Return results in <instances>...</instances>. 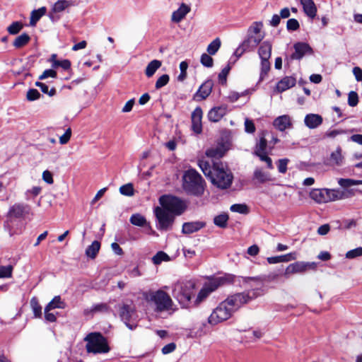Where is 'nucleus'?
Segmentation results:
<instances>
[{"mask_svg": "<svg viewBox=\"0 0 362 362\" xmlns=\"http://www.w3.org/2000/svg\"><path fill=\"white\" fill-rule=\"evenodd\" d=\"M243 281L247 284L251 289L246 292L229 296L224 300L233 313L237 311L244 304L264 293V276L243 277Z\"/></svg>", "mask_w": 362, "mask_h": 362, "instance_id": "f257e3e1", "label": "nucleus"}, {"mask_svg": "<svg viewBox=\"0 0 362 362\" xmlns=\"http://www.w3.org/2000/svg\"><path fill=\"white\" fill-rule=\"evenodd\" d=\"M182 187L189 195L201 197L204 192L205 182L202 175L194 169L185 170L182 178Z\"/></svg>", "mask_w": 362, "mask_h": 362, "instance_id": "f03ea898", "label": "nucleus"}, {"mask_svg": "<svg viewBox=\"0 0 362 362\" xmlns=\"http://www.w3.org/2000/svg\"><path fill=\"white\" fill-rule=\"evenodd\" d=\"M209 179L218 188L225 189L230 187L233 176L225 164L218 161L214 163V172Z\"/></svg>", "mask_w": 362, "mask_h": 362, "instance_id": "7ed1b4c3", "label": "nucleus"}, {"mask_svg": "<svg viewBox=\"0 0 362 362\" xmlns=\"http://www.w3.org/2000/svg\"><path fill=\"white\" fill-rule=\"evenodd\" d=\"M145 298L157 313L168 311L173 308V302L171 297L161 289L149 291L146 294Z\"/></svg>", "mask_w": 362, "mask_h": 362, "instance_id": "20e7f679", "label": "nucleus"}, {"mask_svg": "<svg viewBox=\"0 0 362 362\" xmlns=\"http://www.w3.org/2000/svg\"><path fill=\"white\" fill-rule=\"evenodd\" d=\"M195 284L192 281L177 282L173 289V297L185 308L192 303V298L194 296Z\"/></svg>", "mask_w": 362, "mask_h": 362, "instance_id": "39448f33", "label": "nucleus"}, {"mask_svg": "<svg viewBox=\"0 0 362 362\" xmlns=\"http://www.w3.org/2000/svg\"><path fill=\"white\" fill-rule=\"evenodd\" d=\"M235 278V276L234 275L228 274L222 276L214 278L205 283L194 301V304L195 305H199L219 286L233 283Z\"/></svg>", "mask_w": 362, "mask_h": 362, "instance_id": "423d86ee", "label": "nucleus"}, {"mask_svg": "<svg viewBox=\"0 0 362 362\" xmlns=\"http://www.w3.org/2000/svg\"><path fill=\"white\" fill-rule=\"evenodd\" d=\"M84 340L86 341V348L88 353L106 354L110 350L107 339L99 332L88 334Z\"/></svg>", "mask_w": 362, "mask_h": 362, "instance_id": "0eeeda50", "label": "nucleus"}, {"mask_svg": "<svg viewBox=\"0 0 362 362\" xmlns=\"http://www.w3.org/2000/svg\"><path fill=\"white\" fill-rule=\"evenodd\" d=\"M262 22H253L247 30L246 39L242 42L243 47L253 51L264 37V34L262 32Z\"/></svg>", "mask_w": 362, "mask_h": 362, "instance_id": "6e6552de", "label": "nucleus"}, {"mask_svg": "<svg viewBox=\"0 0 362 362\" xmlns=\"http://www.w3.org/2000/svg\"><path fill=\"white\" fill-rule=\"evenodd\" d=\"M159 201L163 209L175 215L182 214L186 208L183 201L175 196L163 195L160 197Z\"/></svg>", "mask_w": 362, "mask_h": 362, "instance_id": "1a4fd4ad", "label": "nucleus"}, {"mask_svg": "<svg viewBox=\"0 0 362 362\" xmlns=\"http://www.w3.org/2000/svg\"><path fill=\"white\" fill-rule=\"evenodd\" d=\"M338 184L344 188V190L335 189V194L337 196V200L345 199L351 197L356 192H360L356 189H349L351 186L362 185V180H354L349 178H339Z\"/></svg>", "mask_w": 362, "mask_h": 362, "instance_id": "9d476101", "label": "nucleus"}, {"mask_svg": "<svg viewBox=\"0 0 362 362\" xmlns=\"http://www.w3.org/2000/svg\"><path fill=\"white\" fill-rule=\"evenodd\" d=\"M272 44L269 41L263 42L258 50L261 59V72L259 81H262L270 70L271 64L269 61L272 54Z\"/></svg>", "mask_w": 362, "mask_h": 362, "instance_id": "9b49d317", "label": "nucleus"}, {"mask_svg": "<svg viewBox=\"0 0 362 362\" xmlns=\"http://www.w3.org/2000/svg\"><path fill=\"white\" fill-rule=\"evenodd\" d=\"M233 313L223 300L212 312L208 322L212 325H217L229 319Z\"/></svg>", "mask_w": 362, "mask_h": 362, "instance_id": "f8f14e48", "label": "nucleus"}, {"mask_svg": "<svg viewBox=\"0 0 362 362\" xmlns=\"http://www.w3.org/2000/svg\"><path fill=\"white\" fill-rule=\"evenodd\" d=\"M119 316L129 329L133 330L137 327V315L133 305L123 304L119 308Z\"/></svg>", "mask_w": 362, "mask_h": 362, "instance_id": "ddd939ff", "label": "nucleus"}, {"mask_svg": "<svg viewBox=\"0 0 362 362\" xmlns=\"http://www.w3.org/2000/svg\"><path fill=\"white\" fill-rule=\"evenodd\" d=\"M155 214L158 221L156 227L158 230H168L171 228L175 218L172 214L160 207H156Z\"/></svg>", "mask_w": 362, "mask_h": 362, "instance_id": "4468645a", "label": "nucleus"}, {"mask_svg": "<svg viewBox=\"0 0 362 362\" xmlns=\"http://www.w3.org/2000/svg\"><path fill=\"white\" fill-rule=\"evenodd\" d=\"M312 199L319 204L337 201L334 189H313L310 192Z\"/></svg>", "mask_w": 362, "mask_h": 362, "instance_id": "2eb2a0df", "label": "nucleus"}, {"mask_svg": "<svg viewBox=\"0 0 362 362\" xmlns=\"http://www.w3.org/2000/svg\"><path fill=\"white\" fill-rule=\"evenodd\" d=\"M317 267L315 262H296L289 264L286 269V274L303 273L308 270H315Z\"/></svg>", "mask_w": 362, "mask_h": 362, "instance_id": "dca6fc26", "label": "nucleus"}, {"mask_svg": "<svg viewBox=\"0 0 362 362\" xmlns=\"http://www.w3.org/2000/svg\"><path fill=\"white\" fill-rule=\"evenodd\" d=\"M30 212V206L24 204H15L9 208L7 213V218H22Z\"/></svg>", "mask_w": 362, "mask_h": 362, "instance_id": "f3484780", "label": "nucleus"}, {"mask_svg": "<svg viewBox=\"0 0 362 362\" xmlns=\"http://www.w3.org/2000/svg\"><path fill=\"white\" fill-rule=\"evenodd\" d=\"M203 112L200 107H197L192 113V130L197 134L202 132V119Z\"/></svg>", "mask_w": 362, "mask_h": 362, "instance_id": "a211bd4d", "label": "nucleus"}, {"mask_svg": "<svg viewBox=\"0 0 362 362\" xmlns=\"http://www.w3.org/2000/svg\"><path fill=\"white\" fill-rule=\"evenodd\" d=\"M213 86V81L211 79L206 80L200 86L198 90L194 94V98L197 100L206 99L211 94Z\"/></svg>", "mask_w": 362, "mask_h": 362, "instance_id": "6ab92c4d", "label": "nucleus"}, {"mask_svg": "<svg viewBox=\"0 0 362 362\" xmlns=\"http://www.w3.org/2000/svg\"><path fill=\"white\" fill-rule=\"evenodd\" d=\"M295 49L294 52L291 54V58L292 59L300 60L307 53L312 52V48L310 45L305 42H297L293 45Z\"/></svg>", "mask_w": 362, "mask_h": 362, "instance_id": "aec40b11", "label": "nucleus"}, {"mask_svg": "<svg viewBox=\"0 0 362 362\" xmlns=\"http://www.w3.org/2000/svg\"><path fill=\"white\" fill-rule=\"evenodd\" d=\"M228 107L226 105L214 107L208 112L209 120L213 122L220 121L222 117L226 115Z\"/></svg>", "mask_w": 362, "mask_h": 362, "instance_id": "412c9836", "label": "nucleus"}, {"mask_svg": "<svg viewBox=\"0 0 362 362\" xmlns=\"http://www.w3.org/2000/svg\"><path fill=\"white\" fill-rule=\"evenodd\" d=\"M110 311V306L105 303H100L93 305L90 308H87L83 310L85 316H93L96 313H105Z\"/></svg>", "mask_w": 362, "mask_h": 362, "instance_id": "4be33fe9", "label": "nucleus"}, {"mask_svg": "<svg viewBox=\"0 0 362 362\" xmlns=\"http://www.w3.org/2000/svg\"><path fill=\"white\" fill-rule=\"evenodd\" d=\"M227 150L228 146L226 144L223 143L218 144L216 146L208 148L206 151V155L209 158L218 159L224 156Z\"/></svg>", "mask_w": 362, "mask_h": 362, "instance_id": "5701e85b", "label": "nucleus"}, {"mask_svg": "<svg viewBox=\"0 0 362 362\" xmlns=\"http://www.w3.org/2000/svg\"><path fill=\"white\" fill-rule=\"evenodd\" d=\"M322 116L318 114L310 113L306 115L304 118V123L309 129L317 128L322 124Z\"/></svg>", "mask_w": 362, "mask_h": 362, "instance_id": "b1692460", "label": "nucleus"}, {"mask_svg": "<svg viewBox=\"0 0 362 362\" xmlns=\"http://www.w3.org/2000/svg\"><path fill=\"white\" fill-rule=\"evenodd\" d=\"M273 125L278 130L284 132L292 126L291 117L287 115L279 116L274 120Z\"/></svg>", "mask_w": 362, "mask_h": 362, "instance_id": "393cba45", "label": "nucleus"}, {"mask_svg": "<svg viewBox=\"0 0 362 362\" xmlns=\"http://www.w3.org/2000/svg\"><path fill=\"white\" fill-rule=\"evenodd\" d=\"M206 226L203 221L186 222L182 225V232L184 234H191L199 231Z\"/></svg>", "mask_w": 362, "mask_h": 362, "instance_id": "a878e982", "label": "nucleus"}, {"mask_svg": "<svg viewBox=\"0 0 362 362\" xmlns=\"http://www.w3.org/2000/svg\"><path fill=\"white\" fill-rule=\"evenodd\" d=\"M190 10L191 8L188 5L184 3L181 4L180 7L173 13L171 21L175 23L180 22L189 13Z\"/></svg>", "mask_w": 362, "mask_h": 362, "instance_id": "bb28decb", "label": "nucleus"}, {"mask_svg": "<svg viewBox=\"0 0 362 362\" xmlns=\"http://www.w3.org/2000/svg\"><path fill=\"white\" fill-rule=\"evenodd\" d=\"M296 83V79L292 76H285L280 80L276 86V90L279 93H282L292 87Z\"/></svg>", "mask_w": 362, "mask_h": 362, "instance_id": "cd10ccee", "label": "nucleus"}, {"mask_svg": "<svg viewBox=\"0 0 362 362\" xmlns=\"http://www.w3.org/2000/svg\"><path fill=\"white\" fill-rule=\"evenodd\" d=\"M344 158L341 155V149L338 147L336 151L331 153L329 158L325 162L327 165L331 166H340L342 165Z\"/></svg>", "mask_w": 362, "mask_h": 362, "instance_id": "c85d7f7f", "label": "nucleus"}, {"mask_svg": "<svg viewBox=\"0 0 362 362\" xmlns=\"http://www.w3.org/2000/svg\"><path fill=\"white\" fill-rule=\"evenodd\" d=\"M304 13L310 18H314L317 14V7L313 0H300Z\"/></svg>", "mask_w": 362, "mask_h": 362, "instance_id": "c756f323", "label": "nucleus"}, {"mask_svg": "<svg viewBox=\"0 0 362 362\" xmlns=\"http://www.w3.org/2000/svg\"><path fill=\"white\" fill-rule=\"evenodd\" d=\"M296 258V252H290L284 255L267 257V261L269 264H273L279 262H288L291 260H295Z\"/></svg>", "mask_w": 362, "mask_h": 362, "instance_id": "7c9ffc66", "label": "nucleus"}, {"mask_svg": "<svg viewBox=\"0 0 362 362\" xmlns=\"http://www.w3.org/2000/svg\"><path fill=\"white\" fill-rule=\"evenodd\" d=\"M253 180H257V182L263 184L272 180L271 175L269 173L264 172L261 168H256L253 173Z\"/></svg>", "mask_w": 362, "mask_h": 362, "instance_id": "2f4dec72", "label": "nucleus"}, {"mask_svg": "<svg viewBox=\"0 0 362 362\" xmlns=\"http://www.w3.org/2000/svg\"><path fill=\"white\" fill-rule=\"evenodd\" d=\"M162 62L158 59L151 61L146 66L145 74L148 78L152 77L156 71L161 66Z\"/></svg>", "mask_w": 362, "mask_h": 362, "instance_id": "473e14b6", "label": "nucleus"}, {"mask_svg": "<svg viewBox=\"0 0 362 362\" xmlns=\"http://www.w3.org/2000/svg\"><path fill=\"white\" fill-rule=\"evenodd\" d=\"M100 243L98 240H94L86 250V255L87 257L95 259L100 250Z\"/></svg>", "mask_w": 362, "mask_h": 362, "instance_id": "72a5a7b5", "label": "nucleus"}, {"mask_svg": "<svg viewBox=\"0 0 362 362\" xmlns=\"http://www.w3.org/2000/svg\"><path fill=\"white\" fill-rule=\"evenodd\" d=\"M214 163H209V161L199 160L198 162V165L202 170L203 173L205 175L206 177H209L212 173L214 172Z\"/></svg>", "mask_w": 362, "mask_h": 362, "instance_id": "f704fd0d", "label": "nucleus"}, {"mask_svg": "<svg viewBox=\"0 0 362 362\" xmlns=\"http://www.w3.org/2000/svg\"><path fill=\"white\" fill-rule=\"evenodd\" d=\"M66 303L59 296H54L53 299L45 306L46 310H53L56 308L64 309Z\"/></svg>", "mask_w": 362, "mask_h": 362, "instance_id": "c9c22d12", "label": "nucleus"}, {"mask_svg": "<svg viewBox=\"0 0 362 362\" xmlns=\"http://www.w3.org/2000/svg\"><path fill=\"white\" fill-rule=\"evenodd\" d=\"M130 223L136 226L144 227L148 223L146 218L140 214H134L129 218Z\"/></svg>", "mask_w": 362, "mask_h": 362, "instance_id": "e433bc0d", "label": "nucleus"}, {"mask_svg": "<svg viewBox=\"0 0 362 362\" xmlns=\"http://www.w3.org/2000/svg\"><path fill=\"white\" fill-rule=\"evenodd\" d=\"M46 13V8L45 7H41L37 10H33L31 12L30 15V24L32 26L35 25L37 22L40 19V18L44 16Z\"/></svg>", "mask_w": 362, "mask_h": 362, "instance_id": "4c0bfd02", "label": "nucleus"}, {"mask_svg": "<svg viewBox=\"0 0 362 362\" xmlns=\"http://www.w3.org/2000/svg\"><path fill=\"white\" fill-rule=\"evenodd\" d=\"M71 4L67 0H59L52 6V11L54 13H60L64 11L66 8L70 7Z\"/></svg>", "mask_w": 362, "mask_h": 362, "instance_id": "58836bf2", "label": "nucleus"}, {"mask_svg": "<svg viewBox=\"0 0 362 362\" xmlns=\"http://www.w3.org/2000/svg\"><path fill=\"white\" fill-rule=\"evenodd\" d=\"M30 40V37L28 34L23 33L15 39L13 42V45L16 48H21L27 45Z\"/></svg>", "mask_w": 362, "mask_h": 362, "instance_id": "ea45409f", "label": "nucleus"}, {"mask_svg": "<svg viewBox=\"0 0 362 362\" xmlns=\"http://www.w3.org/2000/svg\"><path fill=\"white\" fill-rule=\"evenodd\" d=\"M228 221V216L227 214H221L214 217V223L221 228H225L227 226Z\"/></svg>", "mask_w": 362, "mask_h": 362, "instance_id": "a19ab883", "label": "nucleus"}, {"mask_svg": "<svg viewBox=\"0 0 362 362\" xmlns=\"http://www.w3.org/2000/svg\"><path fill=\"white\" fill-rule=\"evenodd\" d=\"M30 306L35 317H41L42 306L40 305L36 297H33L30 300Z\"/></svg>", "mask_w": 362, "mask_h": 362, "instance_id": "79ce46f5", "label": "nucleus"}, {"mask_svg": "<svg viewBox=\"0 0 362 362\" xmlns=\"http://www.w3.org/2000/svg\"><path fill=\"white\" fill-rule=\"evenodd\" d=\"M267 146V139L263 136L260 137L259 140L257 142V144L255 145L254 154L267 152L266 151Z\"/></svg>", "mask_w": 362, "mask_h": 362, "instance_id": "37998d69", "label": "nucleus"}, {"mask_svg": "<svg viewBox=\"0 0 362 362\" xmlns=\"http://www.w3.org/2000/svg\"><path fill=\"white\" fill-rule=\"evenodd\" d=\"M170 259L169 256L163 251L158 252L153 257L152 262L154 264H160L163 261H168Z\"/></svg>", "mask_w": 362, "mask_h": 362, "instance_id": "c03bdc74", "label": "nucleus"}, {"mask_svg": "<svg viewBox=\"0 0 362 362\" xmlns=\"http://www.w3.org/2000/svg\"><path fill=\"white\" fill-rule=\"evenodd\" d=\"M221 40L219 38L214 40L207 47V52L209 54H215L221 47Z\"/></svg>", "mask_w": 362, "mask_h": 362, "instance_id": "a18cd8bd", "label": "nucleus"}, {"mask_svg": "<svg viewBox=\"0 0 362 362\" xmlns=\"http://www.w3.org/2000/svg\"><path fill=\"white\" fill-rule=\"evenodd\" d=\"M23 27V25L21 22L15 21L8 27L7 30L11 35H16L21 30Z\"/></svg>", "mask_w": 362, "mask_h": 362, "instance_id": "49530a36", "label": "nucleus"}, {"mask_svg": "<svg viewBox=\"0 0 362 362\" xmlns=\"http://www.w3.org/2000/svg\"><path fill=\"white\" fill-rule=\"evenodd\" d=\"M35 86L39 87L43 93L47 94L49 96H53L56 94V89L54 88H52L50 90H49L48 86L45 83L37 81L35 82Z\"/></svg>", "mask_w": 362, "mask_h": 362, "instance_id": "de8ad7c7", "label": "nucleus"}, {"mask_svg": "<svg viewBox=\"0 0 362 362\" xmlns=\"http://www.w3.org/2000/svg\"><path fill=\"white\" fill-rule=\"evenodd\" d=\"M230 211L233 212L239 213L241 214H246L248 213V208L247 205L243 204H233L230 208Z\"/></svg>", "mask_w": 362, "mask_h": 362, "instance_id": "09e8293b", "label": "nucleus"}, {"mask_svg": "<svg viewBox=\"0 0 362 362\" xmlns=\"http://www.w3.org/2000/svg\"><path fill=\"white\" fill-rule=\"evenodd\" d=\"M170 81V76L168 74H163L156 81L155 88L158 90L166 86Z\"/></svg>", "mask_w": 362, "mask_h": 362, "instance_id": "8fccbe9b", "label": "nucleus"}, {"mask_svg": "<svg viewBox=\"0 0 362 362\" xmlns=\"http://www.w3.org/2000/svg\"><path fill=\"white\" fill-rule=\"evenodd\" d=\"M13 267L11 265L0 266V278H9L12 276Z\"/></svg>", "mask_w": 362, "mask_h": 362, "instance_id": "3c124183", "label": "nucleus"}, {"mask_svg": "<svg viewBox=\"0 0 362 362\" xmlns=\"http://www.w3.org/2000/svg\"><path fill=\"white\" fill-rule=\"evenodd\" d=\"M200 62L204 66L208 68L212 67L214 64V60L212 57L209 55V54H208L206 53L202 54Z\"/></svg>", "mask_w": 362, "mask_h": 362, "instance_id": "603ef678", "label": "nucleus"}, {"mask_svg": "<svg viewBox=\"0 0 362 362\" xmlns=\"http://www.w3.org/2000/svg\"><path fill=\"white\" fill-rule=\"evenodd\" d=\"M358 103V95L356 91H350L348 94V105L350 107H356Z\"/></svg>", "mask_w": 362, "mask_h": 362, "instance_id": "864d4df0", "label": "nucleus"}, {"mask_svg": "<svg viewBox=\"0 0 362 362\" xmlns=\"http://www.w3.org/2000/svg\"><path fill=\"white\" fill-rule=\"evenodd\" d=\"M347 259H355L356 257L362 256V247H358L355 249L348 251L346 255Z\"/></svg>", "mask_w": 362, "mask_h": 362, "instance_id": "5fc2aeb1", "label": "nucleus"}, {"mask_svg": "<svg viewBox=\"0 0 362 362\" xmlns=\"http://www.w3.org/2000/svg\"><path fill=\"white\" fill-rule=\"evenodd\" d=\"M41 95L37 89L30 88L28 90L26 94V99L28 101H34L40 98Z\"/></svg>", "mask_w": 362, "mask_h": 362, "instance_id": "6e6d98bb", "label": "nucleus"}, {"mask_svg": "<svg viewBox=\"0 0 362 362\" xmlns=\"http://www.w3.org/2000/svg\"><path fill=\"white\" fill-rule=\"evenodd\" d=\"M119 192L123 195L132 196L134 194L133 185L130 183L124 185L120 187Z\"/></svg>", "mask_w": 362, "mask_h": 362, "instance_id": "4d7b16f0", "label": "nucleus"}, {"mask_svg": "<svg viewBox=\"0 0 362 362\" xmlns=\"http://www.w3.org/2000/svg\"><path fill=\"white\" fill-rule=\"evenodd\" d=\"M256 156L259 157V158L267 163V166L269 169H273L274 166L272 164V159L267 156V152L260 153L255 154Z\"/></svg>", "mask_w": 362, "mask_h": 362, "instance_id": "13d9d810", "label": "nucleus"}, {"mask_svg": "<svg viewBox=\"0 0 362 362\" xmlns=\"http://www.w3.org/2000/svg\"><path fill=\"white\" fill-rule=\"evenodd\" d=\"M230 70L229 65L223 68L218 74V81L221 84H225L227 81V76Z\"/></svg>", "mask_w": 362, "mask_h": 362, "instance_id": "bf43d9fd", "label": "nucleus"}, {"mask_svg": "<svg viewBox=\"0 0 362 362\" xmlns=\"http://www.w3.org/2000/svg\"><path fill=\"white\" fill-rule=\"evenodd\" d=\"M300 27L298 21L295 18H291L287 21L286 28L288 31H296Z\"/></svg>", "mask_w": 362, "mask_h": 362, "instance_id": "052dcab7", "label": "nucleus"}, {"mask_svg": "<svg viewBox=\"0 0 362 362\" xmlns=\"http://www.w3.org/2000/svg\"><path fill=\"white\" fill-rule=\"evenodd\" d=\"M289 162L288 158H282L278 160L277 167L280 173L284 174L287 170V165Z\"/></svg>", "mask_w": 362, "mask_h": 362, "instance_id": "680f3d73", "label": "nucleus"}, {"mask_svg": "<svg viewBox=\"0 0 362 362\" xmlns=\"http://www.w3.org/2000/svg\"><path fill=\"white\" fill-rule=\"evenodd\" d=\"M255 126L252 120L247 118L245 120V130L246 132L252 134L255 132Z\"/></svg>", "mask_w": 362, "mask_h": 362, "instance_id": "e2e57ef3", "label": "nucleus"}, {"mask_svg": "<svg viewBox=\"0 0 362 362\" xmlns=\"http://www.w3.org/2000/svg\"><path fill=\"white\" fill-rule=\"evenodd\" d=\"M71 136V128H68L65 131L64 134L59 137V143L62 145L67 144L70 140Z\"/></svg>", "mask_w": 362, "mask_h": 362, "instance_id": "0e129e2a", "label": "nucleus"}, {"mask_svg": "<svg viewBox=\"0 0 362 362\" xmlns=\"http://www.w3.org/2000/svg\"><path fill=\"white\" fill-rule=\"evenodd\" d=\"M56 78L57 72L53 69H46L43 71V73L39 76L40 80H44L47 78Z\"/></svg>", "mask_w": 362, "mask_h": 362, "instance_id": "69168bd1", "label": "nucleus"}, {"mask_svg": "<svg viewBox=\"0 0 362 362\" xmlns=\"http://www.w3.org/2000/svg\"><path fill=\"white\" fill-rule=\"evenodd\" d=\"M176 349V344L173 342L165 345L162 348V353L163 354H168L173 352Z\"/></svg>", "mask_w": 362, "mask_h": 362, "instance_id": "338daca9", "label": "nucleus"}, {"mask_svg": "<svg viewBox=\"0 0 362 362\" xmlns=\"http://www.w3.org/2000/svg\"><path fill=\"white\" fill-rule=\"evenodd\" d=\"M353 74L357 81H362V69L358 66H356L353 69Z\"/></svg>", "mask_w": 362, "mask_h": 362, "instance_id": "774afa93", "label": "nucleus"}]
</instances>
